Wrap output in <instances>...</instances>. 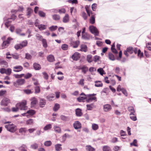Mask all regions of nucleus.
Segmentation results:
<instances>
[{
  "label": "nucleus",
  "instance_id": "f257e3e1",
  "mask_svg": "<svg viewBox=\"0 0 151 151\" xmlns=\"http://www.w3.org/2000/svg\"><path fill=\"white\" fill-rule=\"evenodd\" d=\"M16 17V16L14 14H12L9 18L7 19L6 17L4 18V21L6 22L4 24L7 28L9 27V24L11 23L12 21L15 19Z\"/></svg>",
  "mask_w": 151,
  "mask_h": 151
},
{
  "label": "nucleus",
  "instance_id": "f03ea898",
  "mask_svg": "<svg viewBox=\"0 0 151 151\" xmlns=\"http://www.w3.org/2000/svg\"><path fill=\"white\" fill-rule=\"evenodd\" d=\"M26 104L27 101L24 100L19 103H17L16 104V106H18L19 109L20 110H25L26 108Z\"/></svg>",
  "mask_w": 151,
  "mask_h": 151
},
{
  "label": "nucleus",
  "instance_id": "7ed1b4c3",
  "mask_svg": "<svg viewBox=\"0 0 151 151\" xmlns=\"http://www.w3.org/2000/svg\"><path fill=\"white\" fill-rule=\"evenodd\" d=\"M5 127L7 130L12 132H14L15 130V126L13 124H8V125H5Z\"/></svg>",
  "mask_w": 151,
  "mask_h": 151
},
{
  "label": "nucleus",
  "instance_id": "20e7f679",
  "mask_svg": "<svg viewBox=\"0 0 151 151\" xmlns=\"http://www.w3.org/2000/svg\"><path fill=\"white\" fill-rule=\"evenodd\" d=\"M12 40L11 38L9 37L6 40L4 41L1 45V49H4L7 47L10 44V40Z\"/></svg>",
  "mask_w": 151,
  "mask_h": 151
},
{
  "label": "nucleus",
  "instance_id": "39448f33",
  "mask_svg": "<svg viewBox=\"0 0 151 151\" xmlns=\"http://www.w3.org/2000/svg\"><path fill=\"white\" fill-rule=\"evenodd\" d=\"M89 29L91 32L95 36L99 35V32L96 27L93 25L90 26L89 27Z\"/></svg>",
  "mask_w": 151,
  "mask_h": 151
},
{
  "label": "nucleus",
  "instance_id": "423d86ee",
  "mask_svg": "<svg viewBox=\"0 0 151 151\" xmlns=\"http://www.w3.org/2000/svg\"><path fill=\"white\" fill-rule=\"evenodd\" d=\"M10 100L9 99L4 98L1 101V106H7L10 103Z\"/></svg>",
  "mask_w": 151,
  "mask_h": 151
},
{
  "label": "nucleus",
  "instance_id": "0eeeda50",
  "mask_svg": "<svg viewBox=\"0 0 151 151\" xmlns=\"http://www.w3.org/2000/svg\"><path fill=\"white\" fill-rule=\"evenodd\" d=\"M80 43V41L78 40L75 41H71L70 42V45L73 47L76 48L78 47Z\"/></svg>",
  "mask_w": 151,
  "mask_h": 151
},
{
  "label": "nucleus",
  "instance_id": "6e6552de",
  "mask_svg": "<svg viewBox=\"0 0 151 151\" xmlns=\"http://www.w3.org/2000/svg\"><path fill=\"white\" fill-rule=\"evenodd\" d=\"M81 55L78 52H75L72 56L71 58L74 60L77 61L79 59Z\"/></svg>",
  "mask_w": 151,
  "mask_h": 151
},
{
  "label": "nucleus",
  "instance_id": "1a4fd4ad",
  "mask_svg": "<svg viewBox=\"0 0 151 151\" xmlns=\"http://www.w3.org/2000/svg\"><path fill=\"white\" fill-rule=\"evenodd\" d=\"M38 39L42 41L43 47L45 48H46L47 47V45L46 40L42 38L41 36H38Z\"/></svg>",
  "mask_w": 151,
  "mask_h": 151
},
{
  "label": "nucleus",
  "instance_id": "9d476101",
  "mask_svg": "<svg viewBox=\"0 0 151 151\" xmlns=\"http://www.w3.org/2000/svg\"><path fill=\"white\" fill-rule=\"evenodd\" d=\"M13 69V71H14L18 72L22 70L23 69V68L21 65H17L14 67Z\"/></svg>",
  "mask_w": 151,
  "mask_h": 151
},
{
  "label": "nucleus",
  "instance_id": "9b49d317",
  "mask_svg": "<svg viewBox=\"0 0 151 151\" xmlns=\"http://www.w3.org/2000/svg\"><path fill=\"white\" fill-rule=\"evenodd\" d=\"M93 101H97V98L96 97H92L91 96H86V101L88 103H90Z\"/></svg>",
  "mask_w": 151,
  "mask_h": 151
},
{
  "label": "nucleus",
  "instance_id": "f8f14e48",
  "mask_svg": "<svg viewBox=\"0 0 151 151\" xmlns=\"http://www.w3.org/2000/svg\"><path fill=\"white\" fill-rule=\"evenodd\" d=\"M25 80L24 79H18L16 82L14 83V85H15V84L17 83L18 85H22L24 83Z\"/></svg>",
  "mask_w": 151,
  "mask_h": 151
},
{
  "label": "nucleus",
  "instance_id": "ddd939ff",
  "mask_svg": "<svg viewBox=\"0 0 151 151\" xmlns=\"http://www.w3.org/2000/svg\"><path fill=\"white\" fill-rule=\"evenodd\" d=\"M91 16L90 19V22L92 24H94L95 22V16L96 14L91 12Z\"/></svg>",
  "mask_w": 151,
  "mask_h": 151
},
{
  "label": "nucleus",
  "instance_id": "4468645a",
  "mask_svg": "<svg viewBox=\"0 0 151 151\" xmlns=\"http://www.w3.org/2000/svg\"><path fill=\"white\" fill-rule=\"evenodd\" d=\"M73 127L76 129H80L81 127V123L78 121H76L73 124Z\"/></svg>",
  "mask_w": 151,
  "mask_h": 151
},
{
  "label": "nucleus",
  "instance_id": "2eb2a0df",
  "mask_svg": "<svg viewBox=\"0 0 151 151\" xmlns=\"http://www.w3.org/2000/svg\"><path fill=\"white\" fill-rule=\"evenodd\" d=\"M111 105L107 104L103 106V109L104 111H108L111 110Z\"/></svg>",
  "mask_w": 151,
  "mask_h": 151
},
{
  "label": "nucleus",
  "instance_id": "dca6fc26",
  "mask_svg": "<svg viewBox=\"0 0 151 151\" xmlns=\"http://www.w3.org/2000/svg\"><path fill=\"white\" fill-rule=\"evenodd\" d=\"M31 107L34 106L36 104L37 101V99L35 97H32L31 99Z\"/></svg>",
  "mask_w": 151,
  "mask_h": 151
},
{
  "label": "nucleus",
  "instance_id": "f3484780",
  "mask_svg": "<svg viewBox=\"0 0 151 151\" xmlns=\"http://www.w3.org/2000/svg\"><path fill=\"white\" fill-rule=\"evenodd\" d=\"M69 21V17L68 14H66L63 17V21L64 23L68 22Z\"/></svg>",
  "mask_w": 151,
  "mask_h": 151
},
{
  "label": "nucleus",
  "instance_id": "a211bd4d",
  "mask_svg": "<svg viewBox=\"0 0 151 151\" xmlns=\"http://www.w3.org/2000/svg\"><path fill=\"white\" fill-rule=\"evenodd\" d=\"M53 128L54 131L58 133H60L61 132V130L60 127L57 125H55L54 126Z\"/></svg>",
  "mask_w": 151,
  "mask_h": 151
},
{
  "label": "nucleus",
  "instance_id": "6ab92c4d",
  "mask_svg": "<svg viewBox=\"0 0 151 151\" xmlns=\"http://www.w3.org/2000/svg\"><path fill=\"white\" fill-rule=\"evenodd\" d=\"M48 61L50 62H53L55 61V58L52 55H50L47 57Z\"/></svg>",
  "mask_w": 151,
  "mask_h": 151
},
{
  "label": "nucleus",
  "instance_id": "aec40b11",
  "mask_svg": "<svg viewBox=\"0 0 151 151\" xmlns=\"http://www.w3.org/2000/svg\"><path fill=\"white\" fill-rule=\"evenodd\" d=\"M76 114L77 116H81L82 115L81 110L79 108H77L75 110Z\"/></svg>",
  "mask_w": 151,
  "mask_h": 151
},
{
  "label": "nucleus",
  "instance_id": "412c9836",
  "mask_svg": "<svg viewBox=\"0 0 151 151\" xmlns=\"http://www.w3.org/2000/svg\"><path fill=\"white\" fill-rule=\"evenodd\" d=\"M86 151H95V149L90 145H87L86 146Z\"/></svg>",
  "mask_w": 151,
  "mask_h": 151
},
{
  "label": "nucleus",
  "instance_id": "4be33fe9",
  "mask_svg": "<svg viewBox=\"0 0 151 151\" xmlns=\"http://www.w3.org/2000/svg\"><path fill=\"white\" fill-rule=\"evenodd\" d=\"M88 50L87 47L85 45H81L80 50L81 51L86 52Z\"/></svg>",
  "mask_w": 151,
  "mask_h": 151
},
{
  "label": "nucleus",
  "instance_id": "5701e85b",
  "mask_svg": "<svg viewBox=\"0 0 151 151\" xmlns=\"http://www.w3.org/2000/svg\"><path fill=\"white\" fill-rule=\"evenodd\" d=\"M86 107L87 109L88 110H91L93 109L96 107L94 105L93 103L89 104H87L86 105Z\"/></svg>",
  "mask_w": 151,
  "mask_h": 151
},
{
  "label": "nucleus",
  "instance_id": "b1692460",
  "mask_svg": "<svg viewBox=\"0 0 151 151\" xmlns=\"http://www.w3.org/2000/svg\"><path fill=\"white\" fill-rule=\"evenodd\" d=\"M46 101L43 99H41L39 102V106L41 107H43L46 104Z\"/></svg>",
  "mask_w": 151,
  "mask_h": 151
},
{
  "label": "nucleus",
  "instance_id": "393cba45",
  "mask_svg": "<svg viewBox=\"0 0 151 151\" xmlns=\"http://www.w3.org/2000/svg\"><path fill=\"white\" fill-rule=\"evenodd\" d=\"M128 110L130 112V113L129 114V115H132V114H133L134 113L135 111L134 108L133 107L130 106H129L128 108Z\"/></svg>",
  "mask_w": 151,
  "mask_h": 151
},
{
  "label": "nucleus",
  "instance_id": "a878e982",
  "mask_svg": "<svg viewBox=\"0 0 151 151\" xmlns=\"http://www.w3.org/2000/svg\"><path fill=\"white\" fill-rule=\"evenodd\" d=\"M62 145L60 144H57L55 145V150L56 151H60L62 149Z\"/></svg>",
  "mask_w": 151,
  "mask_h": 151
},
{
  "label": "nucleus",
  "instance_id": "bb28decb",
  "mask_svg": "<svg viewBox=\"0 0 151 151\" xmlns=\"http://www.w3.org/2000/svg\"><path fill=\"white\" fill-rule=\"evenodd\" d=\"M55 95L54 94H51L47 96V99L49 101H52V99L54 98Z\"/></svg>",
  "mask_w": 151,
  "mask_h": 151
},
{
  "label": "nucleus",
  "instance_id": "cd10ccee",
  "mask_svg": "<svg viewBox=\"0 0 151 151\" xmlns=\"http://www.w3.org/2000/svg\"><path fill=\"white\" fill-rule=\"evenodd\" d=\"M95 86L97 87H102L103 86V84L101 81H95Z\"/></svg>",
  "mask_w": 151,
  "mask_h": 151
},
{
  "label": "nucleus",
  "instance_id": "c85d7f7f",
  "mask_svg": "<svg viewBox=\"0 0 151 151\" xmlns=\"http://www.w3.org/2000/svg\"><path fill=\"white\" fill-rule=\"evenodd\" d=\"M19 149L21 151H23L25 150H27V148L26 145L24 144H22V145L19 147Z\"/></svg>",
  "mask_w": 151,
  "mask_h": 151
},
{
  "label": "nucleus",
  "instance_id": "c756f323",
  "mask_svg": "<svg viewBox=\"0 0 151 151\" xmlns=\"http://www.w3.org/2000/svg\"><path fill=\"white\" fill-rule=\"evenodd\" d=\"M47 27V26L45 25L41 24H38V29L40 30H42L45 29Z\"/></svg>",
  "mask_w": 151,
  "mask_h": 151
},
{
  "label": "nucleus",
  "instance_id": "7c9ffc66",
  "mask_svg": "<svg viewBox=\"0 0 151 151\" xmlns=\"http://www.w3.org/2000/svg\"><path fill=\"white\" fill-rule=\"evenodd\" d=\"M52 18L53 20L56 21L60 19V17L59 15L55 14L52 15Z\"/></svg>",
  "mask_w": 151,
  "mask_h": 151
},
{
  "label": "nucleus",
  "instance_id": "2f4dec72",
  "mask_svg": "<svg viewBox=\"0 0 151 151\" xmlns=\"http://www.w3.org/2000/svg\"><path fill=\"white\" fill-rule=\"evenodd\" d=\"M82 70V72L84 74L86 73V72L88 70V68L87 67L85 66H83L80 68Z\"/></svg>",
  "mask_w": 151,
  "mask_h": 151
},
{
  "label": "nucleus",
  "instance_id": "473e14b6",
  "mask_svg": "<svg viewBox=\"0 0 151 151\" xmlns=\"http://www.w3.org/2000/svg\"><path fill=\"white\" fill-rule=\"evenodd\" d=\"M82 37L83 39L86 40L89 39V35L86 33L82 34Z\"/></svg>",
  "mask_w": 151,
  "mask_h": 151
},
{
  "label": "nucleus",
  "instance_id": "72a5a7b5",
  "mask_svg": "<svg viewBox=\"0 0 151 151\" xmlns=\"http://www.w3.org/2000/svg\"><path fill=\"white\" fill-rule=\"evenodd\" d=\"M28 42L27 40H25L23 41L21 43H20L21 46L22 48L26 47L27 45Z\"/></svg>",
  "mask_w": 151,
  "mask_h": 151
},
{
  "label": "nucleus",
  "instance_id": "f704fd0d",
  "mask_svg": "<svg viewBox=\"0 0 151 151\" xmlns=\"http://www.w3.org/2000/svg\"><path fill=\"white\" fill-rule=\"evenodd\" d=\"M38 15L42 17H45L46 16V14L42 11L38 10Z\"/></svg>",
  "mask_w": 151,
  "mask_h": 151
},
{
  "label": "nucleus",
  "instance_id": "c9c22d12",
  "mask_svg": "<svg viewBox=\"0 0 151 151\" xmlns=\"http://www.w3.org/2000/svg\"><path fill=\"white\" fill-rule=\"evenodd\" d=\"M86 99V96H80L79 97L77 98V100L79 102H82L84 100Z\"/></svg>",
  "mask_w": 151,
  "mask_h": 151
},
{
  "label": "nucleus",
  "instance_id": "e433bc0d",
  "mask_svg": "<svg viewBox=\"0 0 151 151\" xmlns=\"http://www.w3.org/2000/svg\"><path fill=\"white\" fill-rule=\"evenodd\" d=\"M60 108V105L56 103L55 104L54 106L53 110L55 111H56L58 110Z\"/></svg>",
  "mask_w": 151,
  "mask_h": 151
},
{
  "label": "nucleus",
  "instance_id": "4c0bfd02",
  "mask_svg": "<svg viewBox=\"0 0 151 151\" xmlns=\"http://www.w3.org/2000/svg\"><path fill=\"white\" fill-rule=\"evenodd\" d=\"M127 50L128 52L132 54L134 52V49L132 47H129L127 48Z\"/></svg>",
  "mask_w": 151,
  "mask_h": 151
},
{
  "label": "nucleus",
  "instance_id": "58836bf2",
  "mask_svg": "<svg viewBox=\"0 0 151 151\" xmlns=\"http://www.w3.org/2000/svg\"><path fill=\"white\" fill-rule=\"evenodd\" d=\"M33 10L31 8H28L27 10V15L28 16H29V17L32 13L33 12Z\"/></svg>",
  "mask_w": 151,
  "mask_h": 151
},
{
  "label": "nucleus",
  "instance_id": "ea45409f",
  "mask_svg": "<svg viewBox=\"0 0 151 151\" xmlns=\"http://www.w3.org/2000/svg\"><path fill=\"white\" fill-rule=\"evenodd\" d=\"M109 59L111 60L114 61L115 60V58L114 55L111 53H109Z\"/></svg>",
  "mask_w": 151,
  "mask_h": 151
},
{
  "label": "nucleus",
  "instance_id": "a19ab883",
  "mask_svg": "<svg viewBox=\"0 0 151 151\" xmlns=\"http://www.w3.org/2000/svg\"><path fill=\"white\" fill-rule=\"evenodd\" d=\"M58 12L60 14H65L66 12V10L65 8H62L58 10Z\"/></svg>",
  "mask_w": 151,
  "mask_h": 151
},
{
  "label": "nucleus",
  "instance_id": "79ce46f5",
  "mask_svg": "<svg viewBox=\"0 0 151 151\" xmlns=\"http://www.w3.org/2000/svg\"><path fill=\"white\" fill-rule=\"evenodd\" d=\"M68 45L66 44H64L62 45L61 48L62 49L64 50H66L68 49Z\"/></svg>",
  "mask_w": 151,
  "mask_h": 151
},
{
  "label": "nucleus",
  "instance_id": "37998d69",
  "mask_svg": "<svg viewBox=\"0 0 151 151\" xmlns=\"http://www.w3.org/2000/svg\"><path fill=\"white\" fill-rule=\"evenodd\" d=\"M103 151H111L110 147L107 146H104L103 148Z\"/></svg>",
  "mask_w": 151,
  "mask_h": 151
},
{
  "label": "nucleus",
  "instance_id": "c03bdc74",
  "mask_svg": "<svg viewBox=\"0 0 151 151\" xmlns=\"http://www.w3.org/2000/svg\"><path fill=\"white\" fill-rule=\"evenodd\" d=\"M52 127L51 124H49L46 125L44 127V129L46 131L51 128Z\"/></svg>",
  "mask_w": 151,
  "mask_h": 151
},
{
  "label": "nucleus",
  "instance_id": "a18cd8bd",
  "mask_svg": "<svg viewBox=\"0 0 151 151\" xmlns=\"http://www.w3.org/2000/svg\"><path fill=\"white\" fill-rule=\"evenodd\" d=\"M5 71V74L7 75H9L12 73V69L10 68L6 69Z\"/></svg>",
  "mask_w": 151,
  "mask_h": 151
},
{
  "label": "nucleus",
  "instance_id": "49530a36",
  "mask_svg": "<svg viewBox=\"0 0 151 151\" xmlns=\"http://www.w3.org/2000/svg\"><path fill=\"white\" fill-rule=\"evenodd\" d=\"M92 56L91 55H87V60L88 62L91 63L92 62Z\"/></svg>",
  "mask_w": 151,
  "mask_h": 151
},
{
  "label": "nucleus",
  "instance_id": "de8ad7c7",
  "mask_svg": "<svg viewBox=\"0 0 151 151\" xmlns=\"http://www.w3.org/2000/svg\"><path fill=\"white\" fill-rule=\"evenodd\" d=\"M27 113L30 115H32L35 114V111L33 110L30 109L28 111Z\"/></svg>",
  "mask_w": 151,
  "mask_h": 151
},
{
  "label": "nucleus",
  "instance_id": "09e8293b",
  "mask_svg": "<svg viewBox=\"0 0 151 151\" xmlns=\"http://www.w3.org/2000/svg\"><path fill=\"white\" fill-rule=\"evenodd\" d=\"M58 28L57 26H52L49 28V29L51 31H54L55 30Z\"/></svg>",
  "mask_w": 151,
  "mask_h": 151
},
{
  "label": "nucleus",
  "instance_id": "8fccbe9b",
  "mask_svg": "<svg viewBox=\"0 0 151 151\" xmlns=\"http://www.w3.org/2000/svg\"><path fill=\"white\" fill-rule=\"evenodd\" d=\"M92 128L94 130H96L99 128V126L98 124H92Z\"/></svg>",
  "mask_w": 151,
  "mask_h": 151
},
{
  "label": "nucleus",
  "instance_id": "3c124183",
  "mask_svg": "<svg viewBox=\"0 0 151 151\" xmlns=\"http://www.w3.org/2000/svg\"><path fill=\"white\" fill-rule=\"evenodd\" d=\"M97 71L101 75H103V74L105 73L104 70L102 68H99L97 70Z\"/></svg>",
  "mask_w": 151,
  "mask_h": 151
},
{
  "label": "nucleus",
  "instance_id": "603ef678",
  "mask_svg": "<svg viewBox=\"0 0 151 151\" xmlns=\"http://www.w3.org/2000/svg\"><path fill=\"white\" fill-rule=\"evenodd\" d=\"M19 132L21 133H27V129L25 128H21L19 129Z\"/></svg>",
  "mask_w": 151,
  "mask_h": 151
},
{
  "label": "nucleus",
  "instance_id": "864d4df0",
  "mask_svg": "<svg viewBox=\"0 0 151 151\" xmlns=\"http://www.w3.org/2000/svg\"><path fill=\"white\" fill-rule=\"evenodd\" d=\"M60 118L61 120L64 121H66L68 119V117L65 116L63 115H61Z\"/></svg>",
  "mask_w": 151,
  "mask_h": 151
},
{
  "label": "nucleus",
  "instance_id": "5fc2aeb1",
  "mask_svg": "<svg viewBox=\"0 0 151 151\" xmlns=\"http://www.w3.org/2000/svg\"><path fill=\"white\" fill-rule=\"evenodd\" d=\"M130 119L133 121H136L137 119L136 116H135L134 113L133 114H132V115H130Z\"/></svg>",
  "mask_w": 151,
  "mask_h": 151
},
{
  "label": "nucleus",
  "instance_id": "6e6d98bb",
  "mask_svg": "<svg viewBox=\"0 0 151 151\" xmlns=\"http://www.w3.org/2000/svg\"><path fill=\"white\" fill-rule=\"evenodd\" d=\"M52 145V142L50 141H47L44 142V145L46 146H49Z\"/></svg>",
  "mask_w": 151,
  "mask_h": 151
},
{
  "label": "nucleus",
  "instance_id": "4d7b16f0",
  "mask_svg": "<svg viewBox=\"0 0 151 151\" xmlns=\"http://www.w3.org/2000/svg\"><path fill=\"white\" fill-rule=\"evenodd\" d=\"M14 48L17 50H18L19 49H21L22 48L20 43L17 44L15 45L14 46Z\"/></svg>",
  "mask_w": 151,
  "mask_h": 151
},
{
  "label": "nucleus",
  "instance_id": "13d9d810",
  "mask_svg": "<svg viewBox=\"0 0 151 151\" xmlns=\"http://www.w3.org/2000/svg\"><path fill=\"white\" fill-rule=\"evenodd\" d=\"M13 58L17 60L19 58V55L17 54H12Z\"/></svg>",
  "mask_w": 151,
  "mask_h": 151
},
{
  "label": "nucleus",
  "instance_id": "bf43d9fd",
  "mask_svg": "<svg viewBox=\"0 0 151 151\" xmlns=\"http://www.w3.org/2000/svg\"><path fill=\"white\" fill-rule=\"evenodd\" d=\"M32 76V74L29 73H28L26 74L24 76V77L26 79H27L31 77Z\"/></svg>",
  "mask_w": 151,
  "mask_h": 151
},
{
  "label": "nucleus",
  "instance_id": "052dcab7",
  "mask_svg": "<svg viewBox=\"0 0 151 151\" xmlns=\"http://www.w3.org/2000/svg\"><path fill=\"white\" fill-rule=\"evenodd\" d=\"M32 58V56L30 54L28 53H26L25 54V58L28 60H30Z\"/></svg>",
  "mask_w": 151,
  "mask_h": 151
},
{
  "label": "nucleus",
  "instance_id": "680f3d73",
  "mask_svg": "<svg viewBox=\"0 0 151 151\" xmlns=\"http://www.w3.org/2000/svg\"><path fill=\"white\" fill-rule=\"evenodd\" d=\"M97 4L95 3L93 4L91 6L92 10L93 11H95L97 8Z\"/></svg>",
  "mask_w": 151,
  "mask_h": 151
},
{
  "label": "nucleus",
  "instance_id": "e2e57ef3",
  "mask_svg": "<svg viewBox=\"0 0 151 151\" xmlns=\"http://www.w3.org/2000/svg\"><path fill=\"white\" fill-rule=\"evenodd\" d=\"M84 79H82L79 81L78 84L81 85L82 86H83L84 85Z\"/></svg>",
  "mask_w": 151,
  "mask_h": 151
},
{
  "label": "nucleus",
  "instance_id": "0e129e2a",
  "mask_svg": "<svg viewBox=\"0 0 151 151\" xmlns=\"http://www.w3.org/2000/svg\"><path fill=\"white\" fill-rule=\"evenodd\" d=\"M138 56H139L140 58L142 57L143 56V52H141V50L140 49H139L138 51Z\"/></svg>",
  "mask_w": 151,
  "mask_h": 151
},
{
  "label": "nucleus",
  "instance_id": "69168bd1",
  "mask_svg": "<svg viewBox=\"0 0 151 151\" xmlns=\"http://www.w3.org/2000/svg\"><path fill=\"white\" fill-rule=\"evenodd\" d=\"M31 147L34 149H36L38 147V145L36 143H35L31 145Z\"/></svg>",
  "mask_w": 151,
  "mask_h": 151
},
{
  "label": "nucleus",
  "instance_id": "338daca9",
  "mask_svg": "<svg viewBox=\"0 0 151 151\" xmlns=\"http://www.w3.org/2000/svg\"><path fill=\"white\" fill-rule=\"evenodd\" d=\"M122 93L126 96H128V93L126 90L124 88H122Z\"/></svg>",
  "mask_w": 151,
  "mask_h": 151
},
{
  "label": "nucleus",
  "instance_id": "774afa93",
  "mask_svg": "<svg viewBox=\"0 0 151 151\" xmlns=\"http://www.w3.org/2000/svg\"><path fill=\"white\" fill-rule=\"evenodd\" d=\"M100 58V57L97 55H95L93 58V61L95 62H97L98 61Z\"/></svg>",
  "mask_w": 151,
  "mask_h": 151
}]
</instances>
